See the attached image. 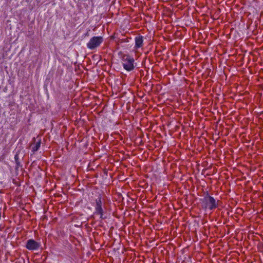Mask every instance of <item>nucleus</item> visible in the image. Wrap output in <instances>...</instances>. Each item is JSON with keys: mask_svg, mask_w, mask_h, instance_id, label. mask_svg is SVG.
Returning <instances> with one entry per match:
<instances>
[{"mask_svg": "<svg viewBox=\"0 0 263 263\" xmlns=\"http://www.w3.org/2000/svg\"><path fill=\"white\" fill-rule=\"evenodd\" d=\"M40 247V243L34 240L30 239L27 240L26 247L29 250H37Z\"/></svg>", "mask_w": 263, "mask_h": 263, "instance_id": "20e7f679", "label": "nucleus"}, {"mask_svg": "<svg viewBox=\"0 0 263 263\" xmlns=\"http://www.w3.org/2000/svg\"><path fill=\"white\" fill-rule=\"evenodd\" d=\"M103 41V38L102 36H93L91 37L89 41L87 43L86 46L89 49L93 50L100 46Z\"/></svg>", "mask_w": 263, "mask_h": 263, "instance_id": "f03ea898", "label": "nucleus"}, {"mask_svg": "<svg viewBox=\"0 0 263 263\" xmlns=\"http://www.w3.org/2000/svg\"><path fill=\"white\" fill-rule=\"evenodd\" d=\"M144 37L142 35H138L135 37V46L134 48L135 50H138L142 48L143 46Z\"/></svg>", "mask_w": 263, "mask_h": 263, "instance_id": "39448f33", "label": "nucleus"}, {"mask_svg": "<svg viewBox=\"0 0 263 263\" xmlns=\"http://www.w3.org/2000/svg\"><path fill=\"white\" fill-rule=\"evenodd\" d=\"M103 210L102 207V201L100 197H98L96 200L95 212V213L100 216V218L102 219L103 215Z\"/></svg>", "mask_w": 263, "mask_h": 263, "instance_id": "7ed1b4c3", "label": "nucleus"}, {"mask_svg": "<svg viewBox=\"0 0 263 263\" xmlns=\"http://www.w3.org/2000/svg\"><path fill=\"white\" fill-rule=\"evenodd\" d=\"M219 201H216L215 199L211 196H205L202 201V206L205 209H208L211 210L217 207Z\"/></svg>", "mask_w": 263, "mask_h": 263, "instance_id": "f257e3e1", "label": "nucleus"}, {"mask_svg": "<svg viewBox=\"0 0 263 263\" xmlns=\"http://www.w3.org/2000/svg\"><path fill=\"white\" fill-rule=\"evenodd\" d=\"M17 157H18L17 155V154H16V155H15V157H14V158H15V160H16V159H17Z\"/></svg>", "mask_w": 263, "mask_h": 263, "instance_id": "1a4fd4ad", "label": "nucleus"}, {"mask_svg": "<svg viewBox=\"0 0 263 263\" xmlns=\"http://www.w3.org/2000/svg\"><path fill=\"white\" fill-rule=\"evenodd\" d=\"M124 68L128 71H132L134 69V67H124Z\"/></svg>", "mask_w": 263, "mask_h": 263, "instance_id": "6e6552de", "label": "nucleus"}, {"mask_svg": "<svg viewBox=\"0 0 263 263\" xmlns=\"http://www.w3.org/2000/svg\"><path fill=\"white\" fill-rule=\"evenodd\" d=\"M123 61L126 63L123 64V66H134L135 63L134 58L129 54L124 55Z\"/></svg>", "mask_w": 263, "mask_h": 263, "instance_id": "423d86ee", "label": "nucleus"}, {"mask_svg": "<svg viewBox=\"0 0 263 263\" xmlns=\"http://www.w3.org/2000/svg\"><path fill=\"white\" fill-rule=\"evenodd\" d=\"M41 146V140H39L35 143H34L33 145H32V151L33 152H36L37 151Z\"/></svg>", "mask_w": 263, "mask_h": 263, "instance_id": "0eeeda50", "label": "nucleus"}]
</instances>
